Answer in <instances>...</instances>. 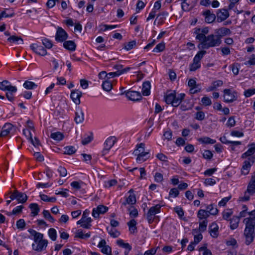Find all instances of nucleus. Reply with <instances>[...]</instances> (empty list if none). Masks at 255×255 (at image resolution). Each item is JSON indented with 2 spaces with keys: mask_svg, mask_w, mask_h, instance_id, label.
Wrapping results in <instances>:
<instances>
[{
  "mask_svg": "<svg viewBox=\"0 0 255 255\" xmlns=\"http://www.w3.org/2000/svg\"><path fill=\"white\" fill-rule=\"evenodd\" d=\"M244 222L246 224L244 235L246 239L245 243L247 245L251 244L255 238V222L254 220L250 221V219H244Z\"/></svg>",
  "mask_w": 255,
  "mask_h": 255,
  "instance_id": "f257e3e1",
  "label": "nucleus"
},
{
  "mask_svg": "<svg viewBox=\"0 0 255 255\" xmlns=\"http://www.w3.org/2000/svg\"><path fill=\"white\" fill-rule=\"evenodd\" d=\"M222 43V40L218 37L215 34H211L207 36L206 40L204 42H201L198 47L199 48L209 49L219 46Z\"/></svg>",
  "mask_w": 255,
  "mask_h": 255,
  "instance_id": "f03ea898",
  "label": "nucleus"
},
{
  "mask_svg": "<svg viewBox=\"0 0 255 255\" xmlns=\"http://www.w3.org/2000/svg\"><path fill=\"white\" fill-rule=\"evenodd\" d=\"M185 97V94L184 93H180L176 96L175 92L174 91L167 94L164 99L166 104H171L174 107H177L181 104Z\"/></svg>",
  "mask_w": 255,
  "mask_h": 255,
  "instance_id": "7ed1b4c3",
  "label": "nucleus"
},
{
  "mask_svg": "<svg viewBox=\"0 0 255 255\" xmlns=\"http://www.w3.org/2000/svg\"><path fill=\"white\" fill-rule=\"evenodd\" d=\"M121 95H125L128 100L133 102L139 101L142 98L141 94L135 91H124L122 92Z\"/></svg>",
  "mask_w": 255,
  "mask_h": 255,
  "instance_id": "20e7f679",
  "label": "nucleus"
},
{
  "mask_svg": "<svg viewBox=\"0 0 255 255\" xmlns=\"http://www.w3.org/2000/svg\"><path fill=\"white\" fill-rule=\"evenodd\" d=\"M161 206L159 204H157L154 206L151 207L149 209L146 215V218L149 224L153 222L154 220V216L160 213Z\"/></svg>",
  "mask_w": 255,
  "mask_h": 255,
  "instance_id": "39448f33",
  "label": "nucleus"
},
{
  "mask_svg": "<svg viewBox=\"0 0 255 255\" xmlns=\"http://www.w3.org/2000/svg\"><path fill=\"white\" fill-rule=\"evenodd\" d=\"M224 93V100L226 103H232L237 99V97L235 95L236 93L232 92L230 89H225Z\"/></svg>",
  "mask_w": 255,
  "mask_h": 255,
  "instance_id": "423d86ee",
  "label": "nucleus"
},
{
  "mask_svg": "<svg viewBox=\"0 0 255 255\" xmlns=\"http://www.w3.org/2000/svg\"><path fill=\"white\" fill-rule=\"evenodd\" d=\"M68 38L67 32L61 27H58L55 35V40L60 42H64Z\"/></svg>",
  "mask_w": 255,
  "mask_h": 255,
  "instance_id": "0eeeda50",
  "label": "nucleus"
},
{
  "mask_svg": "<svg viewBox=\"0 0 255 255\" xmlns=\"http://www.w3.org/2000/svg\"><path fill=\"white\" fill-rule=\"evenodd\" d=\"M116 138L115 136H110L108 138L104 143V148L102 151L103 154H106L113 147L116 142Z\"/></svg>",
  "mask_w": 255,
  "mask_h": 255,
  "instance_id": "6e6552de",
  "label": "nucleus"
},
{
  "mask_svg": "<svg viewBox=\"0 0 255 255\" xmlns=\"http://www.w3.org/2000/svg\"><path fill=\"white\" fill-rule=\"evenodd\" d=\"M255 160V157L252 156L249 157L248 160L244 161L242 168V173L243 174L247 175L249 173L251 165L254 163Z\"/></svg>",
  "mask_w": 255,
  "mask_h": 255,
  "instance_id": "1a4fd4ad",
  "label": "nucleus"
},
{
  "mask_svg": "<svg viewBox=\"0 0 255 255\" xmlns=\"http://www.w3.org/2000/svg\"><path fill=\"white\" fill-rule=\"evenodd\" d=\"M48 245V241L47 240H42L39 241L35 244H32V248L33 250L37 252H41L45 250Z\"/></svg>",
  "mask_w": 255,
  "mask_h": 255,
  "instance_id": "9d476101",
  "label": "nucleus"
},
{
  "mask_svg": "<svg viewBox=\"0 0 255 255\" xmlns=\"http://www.w3.org/2000/svg\"><path fill=\"white\" fill-rule=\"evenodd\" d=\"M229 15L230 14L227 9L224 8L220 9L218 10L217 12V21L218 22L223 21L226 20Z\"/></svg>",
  "mask_w": 255,
  "mask_h": 255,
  "instance_id": "9b49d317",
  "label": "nucleus"
},
{
  "mask_svg": "<svg viewBox=\"0 0 255 255\" xmlns=\"http://www.w3.org/2000/svg\"><path fill=\"white\" fill-rule=\"evenodd\" d=\"M0 89L3 91H9L12 93H15L17 90L16 88L11 86L8 81L0 82Z\"/></svg>",
  "mask_w": 255,
  "mask_h": 255,
  "instance_id": "f8f14e48",
  "label": "nucleus"
},
{
  "mask_svg": "<svg viewBox=\"0 0 255 255\" xmlns=\"http://www.w3.org/2000/svg\"><path fill=\"white\" fill-rule=\"evenodd\" d=\"M108 210V208L103 205H99L96 208H94L92 211V216L97 218L100 214H103Z\"/></svg>",
  "mask_w": 255,
  "mask_h": 255,
  "instance_id": "ddd939ff",
  "label": "nucleus"
},
{
  "mask_svg": "<svg viewBox=\"0 0 255 255\" xmlns=\"http://www.w3.org/2000/svg\"><path fill=\"white\" fill-rule=\"evenodd\" d=\"M202 15L205 17V22L208 23H212L216 19V15L209 9H207L203 11L202 12Z\"/></svg>",
  "mask_w": 255,
  "mask_h": 255,
  "instance_id": "4468645a",
  "label": "nucleus"
},
{
  "mask_svg": "<svg viewBox=\"0 0 255 255\" xmlns=\"http://www.w3.org/2000/svg\"><path fill=\"white\" fill-rule=\"evenodd\" d=\"M98 247L101 248V252L107 255H112L111 248L109 246L106 245V242L105 240L103 239L99 242L98 245Z\"/></svg>",
  "mask_w": 255,
  "mask_h": 255,
  "instance_id": "2eb2a0df",
  "label": "nucleus"
},
{
  "mask_svg": "<svg viewBox=\"0 0 255 255\" xmlns=\"http://www.w3.org/2000/svg\"><path fill=\"white\" fill-rule=\"evenodd\" d=\"M31 49L37 54L44 56L47 54L46 50L41 45L32 44L30 45Z\"/></svg>",
  "mask_w": 255,
  "mask_h": 255,
  "instance_id": "dca6fc26",
  "label": "nucleus"
},
{
  "mask_svg": "<svg viewBox=\"0 0 255 255\" xmlns=\"http://www.w3.org/2000/svg\"><path fill=\"white\" fill-rule=\"evenodd\" d=\"M82 97V92L76 90L71 91L70 97L73 102L77 105H79L81 103L80 98Z\"/></svg>",
  "mask_w": 255,
  "mask_h": 255,
  "instance_id": "f3484780",
  "label": "nucleus"
},
{
  "mask_svg": "<svg viewBox=\"0 0 255 255\" xmlns=\"http://www.w3.org/2000/svg\"><path fill=\"white\" fill-rule=\"evenodd\" d=\"M215 33L220 39L223 36L230 35L231 31L230 29L226 27H221L215 30Z\"/></svg>",
  "mask_w": 255,
  "mask_h": 255,
  "instance_id": "a211bd4d",
  "label": "nucleus"
},
{
  "mask_svg": "<svg viewBox=\"0 0 255 255\" xmlns=\"http://www.w3.org/2000/svg\"><path fill=\"white\" fill-rule=\"evenodd\" d=\"M13 126L10 123L5 124L2 128V130L0 133V137H4L8 135L12 129Z\"/></svg>",
  "mask_w": 255,
  "mask_h": 255,
  "instance_id": "6ab92c4d",
  "label": "nucleus"
},
{
  "mask_svg": "<svg viewBox=\"0 0 255 255\" xmlns=\"http://www.w3.org/2000/svg\"><path fill=\"white\" fill-rule=\"evenodd\" d=\"M84 120V115L82 110L78 108L75 113L74 120L76 124L82 123Z\"/></svg>",
  "mask_w": 255,
  "mask_h": 255,
  "instance_id": "aec40b11",
  "label": "nucleus"
},
{
  "mask_svg": "<svg viewBox=\"0 0 255 255\" xmlns=\"http://www.w3.org/2000/svg\"><path fill=\"white\" fill-rule=\"evenodd\" d=\"M92 222V219L91 218L89 219H87L86 220L84 219V217L83 219H81L79 220L77 224L78 225H80L81 227L83 228L89 229L91 228L92 225L91 224Z\"/></svg>",
  "mask_w": 255,
  "mask_h": 255,
  "instance_id": "412c9836",
  "label": "nucleus"
},
{
  "mask_svg": "<svg viewBox=\"0 0 255 255\" xmlns=\"http://www.w3.org/2000/svg\"><path fill=\"white\" fill-rule=\"evenodd\" d=\"M151 85L149 81H145L142 83V93L143 96H147L150 94Z\"/></svg>",
  "mask_w": 255,
  "mask_h": 255,
  "instance_id": "4be33fe9",
  "label": "nucleus"
},
{
  "mask_svg": "<svg viewBox=\"0 0 255 255\" xmlns=\"http://www.w3.org/2000/svg\"><path fill=\"white\" fill-rule=\"evenodd\" d=\"M218 226L215 222H213L209 227L211 236L216 238L218 236Z\"/></svg>",
  "mask_w": 255,
  "mask_h": 255,
  "instance_id": "5701e85b",
  "label": "nucleus"
},
{
  "mask_svg": "<svg viewBox=\"0 0 255 255\" xmlns=\"http://www.w3.org/2000/svg\"><path fill=\"white\" fill-rule=\"evenodd\" d=\"M63 47L67 50L74 51L76 49V45L73 41H65L63 43Z\"/></svg>",
  "mask_w": 255,
  "mask_h": 255,
  "instance_id": "b1692460",
  "label": "nucleus"
},
{
  "mask_svg": "<svg viewBox=\"0 0 255 255\" xmlns=\"http://www.w3.org/2000/svg\"><path fill=\"white\" fill-rule=\"evenodd\" d=\"M249 146L250 147L249 149L242 154V157L243 158H245L254 154L255 152V143H252V144H249Z\"/></svg>",
  "mask_w": 255,
  "mask_h": 255,
  "instance_id": "393cba45",
  "label": "nucleus"
},
{
  "mask_svg": "<svg viewBox=\"0 0 255 255\" xmlns=\"http://www.w3.org/2000/svg\"><path fill=\"white\" fill-rule=\"evenodd\" d=\"M7 40L10 43H16L18 45H22L23 44V39L20 36H17L15 35L10 36Z\"/></svg>",
  "mask_w": 255,
  "mask_h": 255,
  "instance_id": "a878e982",
  "label": "nucleus"
},
{
  "mask_svg": "<svg viewBox=\"0 0 255 255\" xmlns=\"http://www.w3.org/2000/svg\"><path fill=\"white\" fill-rule=\"evenodd\" d=\"M15 193L16 194V200L18 203H24L27 200V195L23 193L18 192L17 190H15Z\"/></svg>",
  "mask_w": 255,
  "mask_h": 255,
  "instance_id": "bb28decb",
  "label": "nucleus"
},
{
  "mask_svg": "<svg viewBox=\"0 0 255 255\" xmlns=\"http://www.w3.org/2000/svg\"><path fill=\"white\" fill-rule=\"evenodd\" d=\"M136 224V221L134 219H131L128 222L127 225L131 234H134L137 232Z\"/></svg>",
  "mask_w": 255,
  "mask_h": 255,
  "instance_id": "cd10ccee",
  "label": "nucleus"
},
{
  "mask_svg": "<svg viewBox=\"0 0 255 255\" xmlns=\"http://www.w3.org/2000/svg\"><path fill=\"white\" fill-rule=\"evenodd\" d=\"M145 144L143 143H140L136 145V148L134 150L133 154L135 155H139L141 154L145 153L144 151Z\"/></svg>",
  "mask_w": 255,
  "mask_h": 255,
  "instance_id": "c85d7f7f",
  "label": "nucleus"
},
{
  "mask_svg": "<svg viewBox=\"0 0 255 255\" xmlns=\"http://www.w3.org/2000/svg\"><path fill=\"white\" fill-rule=\"evenodd\" d=\"M29 207L31 211V216L34 217L38 215V212H39L40 209H39L37 204L31 203L29 205Z\"/></svg>",
  "mask_w": 255,
  "mask_h": 255,
  "instance_id": "c756f323",
  "label": "nucleus"
},
{
  "mask_svg": "<svg viewBox=\"0 0 255 255\" xmlns=\"http://www.w3.org/2000/svg\"><path fill=\"white\" fill-rule=\"evenodd\" d=\"M230 221V228L235 230L238 227L240 222V218L237 216H234Z\"/></svg>",
  "mask_w": 255,
  "mask_h": 255,
  "instance_id": "7c9ffc66",
  "label": "nucleus"
},
{
  "mask_svg": "<svg viewBox=\"0 0 255 255\" xmlns=\"http://www.w3.org/2000/svg\"><path fill=\"white\" fill-rule=\"evenodd\" d=\"M255 192V180L251 179L247 189V193L253 195Z\"/></svg>",
  "mask_w": 255,
  "mask_h": 255,
  "instance_id": "2f4dec72",
  "label": "nucleus"
},
{
  "mask_svg": "<svg viewBox=\"0 0 255 255\" xmlns=\"http://www.w3.org/2000/svg\"><path fill=\"white\" fill-rule=\"evenodd\" d=\"M223 85V81H214L212 85L208 87L207 91H212L216 90V89Z\"/></svg>",
  "mask_w": 255,
  "mask_h": 255,
  "instance_id": "473e14b6",
  "label": "nucleus"
},
{
  "mask_svg": "<svg viewBox=\"0 0 255 255\" xmlns=\"http://www.w3.org/2000/svg\"><path fill=\"white\" fill-rule=\"evenodd\" d=\"M198 141L204 144H214L216 142V140L211 139V138L207 137V136H204L201 138H199L198 139Z\"/></svg>",
  "mask_w": 255,
  "mask_h": 255,
  "instance_id": "72a5a7b5",
  "label": "nucleus"
},
{
  "mask_svg": "<svg viewBox=\"0 0 255 255\" xmlns=\"http://www.w3.org/2000/svg\"><path fill=\"white\" fill-rule=\"evenodd\" d=\"M114 68L117 70L116 72L121 73V75L127 72L130 69V68L128 67L123 68V66L120 64L115 65L114 66Z\"/></svg>",
  "mask_w": 255,
  "mask_h": 255,
  "instance_id": "f704fd0d",
  "label": "nucleus"
},
{
  "mask_svg": "<svg viewBox=\"0 0 255 255\" xmlns=\"http://www.w3.org/2000/svg\"><path fill=\"white\" fill-rule=\"evenodd\" d=\"M91 236L90 232H88L86 234H84L81 230H78L76 233L75 237L80 238L81 239H85L89 238Z\"/></svg>",
  "mask_w": 255,
  "mask_h": 255,
  "instance_id": "c9c22d12",
  "label": "nucleus"
},
{
  "mask_svg": "<svg viewBox=\"0 0 255 255\" xmlns=\"http://www.w3.org/2000/svg\"><path fill=\"white\" fill-rule=\"evenodd\" d=\"M209 216L208 212L206 210L200 209L198 212L197 217L200 220H207Z\"/></svg>",
  "mask_w": 255,
  "mask_h": 255,
  "instance_id": "e433bc0d",
  "label": "nucleus"
},
{
  "mask_svg": "<svg viewBox=\"0 0 255 255\" xmlns=\"http://www.w3.org/2000/svg\"><path fill=\"white\" fill-rule=\"evenodd\" d=\"M206 211L208 212L209 215H216L218 213V210L213 204L207 206L206 207Z\"/></svg>",
  "mask_w": 255,
  "mask_h": 255,
  "instance_id": "4c0bfd02",
  "label": "nucleus"
},
{
  "mask_svg": "<svg viewBox=\"0 0 255 255\" xmlns=\"http://www.w3.org/2000/svg\"><path fill=\"white\" fill-rule=\"evenodd\" d=\"M102 86L104 90L110 92L113 88V84L110 81H103Z\"/></svg>",
  "mask_w": 255,
  "mask_h": 255,
  "instance_id": "58836bf2",
  "label": "nucleus"
},
{
  "mask_svg": "<svg viewBox=\"0 0 255 255\" xmlns=\"http://www.w3.org/2000/svg\"><path fill=\"white\" fill-rule=\"evenodd\" d=\"M137 157L136 158V161L138 162L141 163V162L145 161L148 158H149V153L148 152H146L141 154L139 155H137Z\"/></svg>",
  "mask_w": 255,
  "mask_h": 255,
  "instance_id": "ea45409f",
  "label": "nucleus"
},
{
  "mask_svg": "<svg viewBox=\"0 0 255 255\" xmlns=\"http://www.w3.org/2000/svg\"><path fill=\"white\" fill-rule=\"evenodd\" d=\"M50 137L55 140L60 141L63 139L64 135L61 132L58 131L51 133Z\"/></svg>",
  "mask_w": 255,
  "mask_h": 255,
  "instance_id": "a19ab883",
  "label": "nucleus"
},
{
  "mask_svg": "<svg viewBox=\"0 0 255 255\" xmlns=\"http://www.w3.org/2000/svg\"><path fill=\"white\" fill-rule=\"evenodd\" d=\"M201 66V63L198 60H196L193 59V63L190 65V70L194 71L197 69L199 68Z\"/></svg>",
  "mask_w": 255,
  "mask_h": 255,
  "instance_id": "79ce46f5",
  "label": "nucleus"
},
{
  "mask_svg": "<svg viewBox=\"0 0 255 255\" xmlns=\"http://www.w3.org/2000/svg\"><path fill=\"white\" fill-rule=\"evenodd\" d=\"M76 151V149L73 146H67L64 147V154L72 155Z\"/></svg>",
  "mask_w": 255,
  "mask_h": 255,
  "instance_id": "37998d69",
  "label": "nucleus"
},
{
  "mask_svg": "<svg viewBox=\"0 0 255 255\" xmlns=\"http://www.w3.org/2000/svg\"><path fill=\"white\" fill-rule=\"evenodd\" d=\"M39 196L40 197V199L45 202L54 203L56 201V199L55 197H48V196L45 194H40Z\"/></svg>",
  "mask_w": 255,
  "mask_h": 255,
  "instance_id": "c03bdc74",
  "label": "nucleus"
},
{
  "mask_svg": "<svg viewBox=\"0 0 255 255\" xmlns=\"http://www.w3.org/2000/svg\"><path fill=\"white\" fill-rule=\"evenodd\" d=\"M117 244L120 247H122L126 250H131V247L128 243H125L123 240H118L117 241Z\"/></svg>",
  "mask_w": 255,
  "mask_h": 255,
  "instance_id": "a18cd8bd",
  "label": "nucleus"
},
{
  "mask_svg": "<svg viewBox=\"0 0 255 255\" xmlns=\"http://www.w3.org/2000/svg\"><path fill=\"white\" fill-rule=\"evenodd\" d=\"M107 230L111 236L113 238H117L120 234V232L115 229L107 228Z\"/></svg>",
  "mask_w": 255,
  "mask_h": 255,
  "instance_id": "49530a36",
  "label": "nucleus"
},
{
  "mask_svg": "<svg viewBox=\"0 0 255 255\" xmlns=\"http://www.w3.org/2000/svg\"><path fill=\"white\" fill-rule=\"evenodd\" d=\"M43 217L47 220H48L51 223H54L55 222V220L53 217L51 215L49 211L48 210H44L43 211Z\"/></svg>",
  "mask_w": 255,
  "mask_h": 255,
  "instance_id": "de8ad7c7",
  "label": "nucleus"
},
{
  "mask_svg": "<svg viewBox=\"0 0 255 255\" xmlns=\"http://www.w3.org/2000/svg\"><path fill=\"white\" fill-rule=\"evenodd\" d=\"M165 49V43L161 42L158 44L153 49V52H160L163 51Z\"/></svg>",
  "mask_w": 255,
  "mask_h": 255,
  "instance_id": "09e8293b",
  "label": "nucleus"
},
{
  "mask_svg": "<svg viewBox=\"0 0 255 255\" xmlns=\"http://www.w3.org/2000/svg\"><path fill=\"white\" fill-rule=\"evenodd\" d=\"M182 9L185 11H188L190 10L193 6H191L190 4L187 2V0H183L181 4Z\"/></svg>",
  "mask_w": 255,
  "mask_h": 255,
  "instance_id": "8fccbe9b",
  "label": "nucleus"
},
{
  "mask_svg": "<svg viewBox=\"0 0 255 255\" xmlns=\"http://www.w3.org/2000/svg\"><path fill=\"white\" fill-rule=\"evenodd\" d=\"M48 235L50 238L53 241H55L57 238L56 231L54 228H50L48 230Z\"/></svg>",
  "mask_w": 255,
  "mask_h": 255,
  "instance_id": "3c124183",
  "label": "nucleus"
},
{
  "mask_svg": "<svg viewBox=\"0 0 255 255\" xmlns=\"http://www.w3.org/2000/svg\"><path fill=\"white\" fill-rule=\"evenodd\" d=\"M37 85L34 83L30 81H25L23 84V87L27 89H33Z\"/></svg>",
  "mask_w": 255,
  "mask_h": 255,
  "instance_id": "603ef678",
  "label": "nucleus"
},
{
  "mask_svg": "<svg viewBox=\"0 0 255 255\" xmlns=\"http://www.w3.org/2000/svg\"><path fill=\"white\" fill-rule=\"evenodd\" d=\"M208 224L207 220H204L199 223V230L200 232H203L206 230Z\"/></svg>",
  "mask_w": 255,
  "mask_h": 255,
  "instance_id": "864d4df0",
  "label": "nucleus"
},
{
  "mask_svg": "<svg viewBox=\"0 0 255 255\" xmlns=\"http://www.w3.org/2000/svg\"><path fill=\"white\" fill-rule=\"evenodd\" d=\"M128 211L129 212V216L131 218H135L138 215V211L133 206H131L130 208H128Z\"/></svg>",
  "mask_w": 255,
  "mask_h": 255,
  "instance_id": "5fc2aeb1",
  "label": "nucleus"
},
{
  "mask_svg": "<svg viewBox=\"0 0 255 255\" xmlns=\"http://www.w3.org/2000/svg\"><path fill=\"white\" fill-rule=\"evenodd\" d=\"M127 203L128 204L133 205L136 203V197L134 194H130L129 196L126 199Z\"/></svg>",
  "mask_w": 255,
  "mask_h": 255,
  "instance_id": "6e6d98bb",
  "label": "nucleus"
},
{
  "mask_svg": "<svg viewBox=\"0 0 255 255\" xmlns=\"http://www.w3.org/2000/svg\"><path fill=\"white\" fill-rule=\"evenodd\" d=\"M16 226L18 229L23 230L25 227L26 224L23 219H20L16 222Z\"/></svg>",
  "mask_w": 255,
  "mask_h": 255,
  "instance_id": "4d7b16f0",
  "label": "nucleus"
},
{
  "mask_svg": "<svg viewBox=\"0 0 255 255\" xmlns=\"http://www.w3.org/2000/svg\"><path fill=\"white\" fill-rule=\"evenodd\" d=\"M213 154L211 151L209 150H205L203 153V157L207 160H210L213 157Z\"/></svg>",
  "mask_w": 255,
  "mask_h": 255,
  "instance_id": "13d9d810",
  "label": "nucleus"
},
{
  "mask_svg": "<svg viewBox=\"0 0 255 255\" xmlns=\"http://www.w3.org/2000/svg\"><path fill=\"white\" fill-rule=\"evenodd\" d=\"M174 211L177 214L179 217L180 219H182L184 214V212L182 208L179 206H176L174 208Z\"/></svg>",
  "mask_w": 255,
  "mask_h": 255,
  "instance_id": "bf43d9fd",
  "label": "nucleus"
},
{
  "mask_svg": "<svg viewBox=\"0 0 255 255\" xmlns=\"http://www.w3.org/2000/svg\"><path fill=\"white\" fill-rule=\"evenodd\" d=\"M206 53V51L205 50L199 51L197 54L195 56L194 58L196 60H198L200 62L201 59L203 57L204 55Z\"/></svg>",
  "mask_w": 255,
  "mask_h": 255,
  "instance_id": "052dcab7",
  "label": "nucleus"
},
{
  "mask_svg": "<svg viewBox=\"0 0 255 255\" xmlns=\"http://www.w3.org/2000/svg\"><path fill=\"white\" fill-rule=\"evenodd\" d=\"M42 44L46 48L48 49L51 48L53 46L52 41L46 38L42 40Z\"/></svg>",
  "mask_w": 255,
  "mask_h": 255,
  "instance_id": "680f3d73",
  "label": "nucleus"
},
{
  "mask_svg": "<svg viewBox=\"0 0 255 255\" xmlns=\"http://www.w3.org/2000/svg\"><path fill=\"white\" fill-rule=\"evenodd\" d=\"M233 214V211L230 210H227V211H224L223 212V218L224 219L226 220H229L230 217Z\"/></svg>",
  "mask_w": 255,
  "mask_h": 255,
  "instance_id": "e2e57ef3",
  "label": "nucleus"
},
{
  "mask_svg": "<svg viewBox=\"0 0 255 255\" xmlns=\"http://www.w3.org/2000/svg\"><path fill=\"white\" fill-rule=\"evenodd\" d=\"M193 105L192 104L187 103L185 105L184 103L181 104L180 107V109L182 111H185L189 110H191L192 108Z\"/></svg>",
  "mask_w": 255,
  "mask_h": 255,
  "instance_id": "0e129e2a",
  "label": "nucleus"
},
{
  "mask_svg": "<svg viewBox=\"0 0 255 255\" xmlns=\"http://www.w3.org/2000/svg\"><path fill=\"white\" fill-rule=\"evenodd\" d=\"M136 45V41L132 40L128 42L125 45V48L127 50H129L133 48V47Z\"/></svg>",
  "mask_w": 255,
  "mask_h": 255,
  "instance_id": "69168bd1",
  "label": "nucleus"
},
{
  "mask_svg": "<svg viewBox=\"0 0 255 255\" xmlns=\"http://www.w3.org/2000/svg\"><path fill=\"white\" fill-rule=\"evenodd\" d=\"M195 118L199 121H203L205 119V114L202 111H198L196 113Z\"/></svg>",
  "mask_w": 255,
  "mask_h": 255,
  "instance_id": "338daca9",
  "label": "nucleus"
},
{
  "mask_svg": "<svg viewBox=\"0 0 255 255\" xmlns=\"http://www.w3.org/2000/svg\"><path fill=\"white\" fill-rule=\"evenodd\" d=\"M201 102L204 106H210L212 104L211 99L208 97H204L201 99Z\"/></svg>",
  "mask_w": 255,
  "mask_h": 255,
  "instance_id": "774afa93",
  "label": "nucleus"
}]
</instances>
